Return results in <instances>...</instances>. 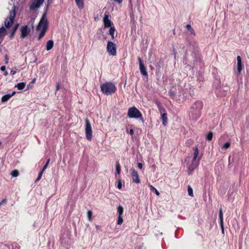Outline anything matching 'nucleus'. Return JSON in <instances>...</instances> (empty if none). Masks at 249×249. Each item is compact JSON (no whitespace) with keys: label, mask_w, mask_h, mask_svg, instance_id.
I'll list each match as a JSON object with an SVG mask.
<instances>
[{"label":"nucleus","mask_w":249,"mask_h":249,"mask_svg":"<svg viewBox=\"0 0 249 249\" xmlns=\"http://www.w3.org/2000/svg\"><path fill=\"white\" fill-rule=\"evenodd\" d=\"M193 143V141L192 140H189L185 143L186 146H189L190 145L192 144Z\"/></svg>","instance_id":"40"},{"label":"nucleus","mask_w":249,"mask_h":249,"mask_svg":"<svg viewBox=\"0 0 249 249\" xmlns=\"http://www.w3.org/2000/svg\"><path fill=\"white\" fill-rule=\"evenodd\" d=\"M48 167V165H47V164H45V165L44 166V167H43L42 169L41 170V171H43V172H44V171L46 169V168H47Z\"/></svg>","instance_id":"44"},{"label":"nucleus","mask_w":249,"mask_h":249,"mask_svg":"<svg viewBox=\"0 0 249 249\" xmlns=\"http://www.w3.org/2000/svg\"><path fill=\"white\" fill-rule=\"evenodd\" d=\"M6 32V29L3 27H1L0 28V36H2V34H4Z\"/></svg>","instance_id":"37"},{"label":"nucleus","mask_w":249,"mask_h":249,"mask_svg":"<svg viewBox=\"0 0 249 249\" xmlns=\"http://www.w3.org/2000/svg\"><path fill=\"white\" fill-rule=\"evenodd\" d=\"M124 212V208L123 207L119 205L117 208V213H118V215H122Z\"/></svg>","instance_id":"24"},{"label":"nucleus","mask_w":249,"mask_h":249,"mask_svg":"<svg viewBox=\"0 0 249 249\" xmlns=\"http://www.w3.org/2000/svg\"><path fill=\"white\" fill-rule=\"evenodd\" d=\"M168 93H169V95L170 96V97L172 98V99H175V97H176V93L175 92L172 90H170L168 92Z\"/></svg>","instance_id":"26"},{"label":"nucleus","mask_w":249,"mask_h":249,"mask_svg":"<svg viewBox=\"0 0 249 249\" xmlns=\"http://www.w3.org/2000/svg\"><path fill=\"white\" fill-rule=\"evenodd\" d=\"M43 173V171H40L39 173L38 177H37V178H36V179L35 180V182H37V181H38L39 180H40V179L42 178V176Z\"/></svg>","instance_id":"34"},{"label":"nucleus","mask_w":249,"mask_h":249,"mask_svg":"<svg viewBox=\"0 0 249 249\" xmlns=\"http://www.w3.org/2000/svg\"><path fill=\"white\" fill-rule=\"evenodd\" d=\"M161 118L162 121V124L164 125H166L167 124V114L166 112L161 114Z\"/></svg>","instance_id":"17"},{"label":"nucleus","mask_w":249,"mask_h":249,"mask_svg":"<svg viewBox=\"0 0 249 249\" xmlns=\"http://www.w3.org/2000/svg\"><path fill=\"white\" fill-rule=\"evenodd\" d=\"M12 249H19L20 246L17 243H13L12 245Z\"/></svg>","instance_id":"36"},{"label":"nucleus","mask_w":249,"mask_h":249,"mask_svg":"<svg viewBox=\"0 0 249 249\" xmlns=\"http://www.w3.org/2000/svg\"><path fill=\"white\" fill-rule=\"evenodd\" d=\"M20 37L21 38H25L30 32V29L27 25L22 26L20 28Z\"/></svg>","instance_id":"11"},{"label":"nucleus","mask_w":249,"mask_h":249,"mask_svg":"<svg viewBox=\"0 0 249 249\" xmlns=\"http://www.w3.org/2000/svg\"><path fill=\"white\" fill-rule=\"evenodd\" d=\"M138 167L139 169H142V163L139 162L138 163Z\"/></svg>","instance_id":"43"},{"label":"nucleus","mask_w":249,"mask_h":249,"mask_svg":"<svg viewBox=\"0 0 249 249\" xmlns=\"http://www.w3.org/2000/svg\"><path fill=\"white\" fill-rule=\"evenodd\" d=\"M129 7L131 11V12L130 13V14L131 17H132V16H133V12L132 11V6H132V0H129Z\"/></svg>","instance_id":"35"},{"label":"nucleus","mask_w":249,"mask_h":249,"mask_svg":"<svg viewBox=\"0 0 249 249\" xmlns=\"http://www.w3.org/2000/svg\"><path fill=\"white\" fill-rule=\"evenodd\" d=\"M1 142H0V145L1 144Z\"/></svg>","instance_id":"58"},{"label":"nucleus","mask_w":249,"mask_h":249,"mask_svg":"<svg viewBox=\"0 0 249 249\" xmlns=\"http://www.w3.org/2000/svg\"><path fill=\"white\" fill-rule=\"evenodd\" d=\"M201 58H200V57L197 56V57H196L195 59H194V64L197 65V63H200L201 62Z\"/></svg>","instance_id":"32"},{"label":"nucleus","mask_w":249,"mask_h":249,"mask_svg":"<svg viewBox=\"0 0 249 249\" xmlns=\"http://www.w3.org/2000/svg\"><path fill=\"white\" fill-rule=\"evenodd\" d=\"M86 125H85V134L86 139L90 141L92 137V128L89 120L86 118L85 120Z\"/></svg>","instance_id":"7"},{"label":"nucleus","mask_w":249,"mask_h":249,"mask_svg":"<svg viewBox=\"0 0 249 249\" xmlns=\"http://www.w3.org/2000/svg\"><path fill=\"white\" fill-rule=\"evenodd\" d=\"M137 5H138V7L139 8L140 5V0H137Z\"/></svg>","instance_id":"52"},{"label":"nucleus","mask_w":249,"mask_h":249,"mask_svg":"<svg viewBox=\"0 0 249 249\" xmlns=\"http://www.w3.org/2000/svg\"><path fill=\"white\" fill-rule=\"evenodd\" d=\"M131 177L132 180L134 182L136 183H140V179L138 172L134 169H132Z\"/></svg>","instance_id":"13"},{"label":"nucleus","mask_w":249,"mask_h":249,"mask_svg":"<svg viewBox=\"0 0 249 249\" xmlns=\"http://www.w3.org/2000/svg\"><path fill=\"white\" fill-rule=\"evenodd\" d=\"M16 73V71L14 70H12L10 71V74L12 75H14Z\"/></svg>","instance_id":"49"},{"label":"nucleus","mask_w":249,"mask_h":249,"mask_svg":"<svg viewBox=\"0 0 249 249\" xmlns=\"http://www.w3.org/2000/svg\"><path fill=\"white\" fill-rule=\"evenodd\" d=\"M35 79H34L33 81H32V83H34V81H35Z\"/></svg>","instance_id":"57"},{"label":"nucleus","mask_w":249,"mask_h":249,"mask_svg":"<svg viewBox=\"0 0 249 249\" xmlns=\"http://www.w3.org/2000/svg\"><path fill=\"white\" fill-rule=\"evenodd\" d=\"M11 175L13 177H17L19 175V172L17 170H15L11 172Z\"/></svg>","instance_id":"27"},{"label":"nucleus","mask_w":249,"mask_h":249,"mask_svg":"<svg viewBox=\"0 0 249 249\" xmlns=\"http://www.w3.org/2000/svg\"><path fill=\"white\" fill-rule=\"evenodd\" d=\"M123 222V219L122 217V215H118V219H117V224L121 225Z\"/></svg>","instance_id":"31"},{"label":"nucleus","mask_w":249,"mask_h":249,"mask_svg":"<svg viewBox=\"0 0 249 249\" xmlns=\"http://www.w3.org/2000/svg\"><path fill=\"white\" fill-rule=\"evenodd\" d=\"M15 17L16 11L14 8L10 12L8 17L5 19L4 25L6 28H9L13 25Z\"/></svg>","instance_id":"6"},{"label":"nucleus","mask_w":249,"mask_h":249,"mask_svg":"<svg viewBox=\"0 0 249 249\" xmlns=\"http://www.w3.org/2000/svg\"><path fill=\"white\" fill-rule=\"evenodd\" d=\"M238 74H240L242 69L241 58L240 56L237 57Z\"/></svg>","instance_id":"14"},{"label":"nucleus","mask_w":249,"mask_h":249,"mask_svg":"<svg viewBox=\"0 0 249 249\" xmlns=\"http://www.w3.org/2000/svg\"><path fill=\"white\" fill-rule=\"evenodd\" d=\"M18 26H19V24L18 23L16 24L14 27L13 28V29H12L11 30V34L10 35H9V37L10 38H12L15 34V33L16 32V31L17 30V29H18Z\"/></svg>","instance_id":"16"},{"label":"nucleus","mask_w":249,"mask_h":249,"mask_svg":"<svg viewBox=\"0 0 249 249\" xmlns=\"http://www.w3.org/2000/svg\"><path fill=\"white\" fill-rule=\"evenodd\" d=\"M11 98V96L10 95V94H7L3 95L1 98V102H7L10 98Z\"/></svg>","instance_id":"23"},{"label":"nucleus","mask_w":249,"mask_h":249,"mask_svg":"<svg viewBox=\"0 0 249 249\" xmlns=\"http://www.w3.org/2000/svg\"><path fill=\"white\" fill-rule=\"evenodd\" d=\"M222 233H224V223L220 225Z\"/></svg>","instance_id":"42"},{"label":"nucleus","mask_w":249,"mask_h":249,"mask_svg":"<svg viewBox=\"0 0 249 249\" xmlns=\"http://www.w3.org/2000/svg\"><path fill=\"white\" fill-rule=\"evenodd\" d=\"M116 170L117 173L118 174H120L121 172V167L119 163L118 162H117L116 164Z\"/></svg>","instance_id":"30"},{"label":"nucleus","mask_w":249,"mask_h":249,"mask_svg":"<svg viewBox=\"0 0 249 249\" xmlns=\"http://www.w3.org/2000/svg\"><path fill=\"white\" fill-rule=\"evenodd\" d=\"M115 30H116L114 26H113V27H111L109 30L108 34L111 36L112 39H114L115 38L114 33Z\"/></svg>","instance_id":"21"},{"label":"nucleus","mask_w":249,"mask_h":249,"mask_svg":"<svg viewBox=\"0 0 249 249\" xmlns=\"http://www.w3.org/2000/svg\"><path fill=\"white\" fill-rule=\"evenodd\" d=\"M6 202V199H2V200L0 202V206L2 204L5 203Z\"/></svg>","instance_id":"46"},{"label":"nucleus","mask_w":249,"mask_h":249,"mask_svg":"<svg viewBox=\"0 0 249 249\" xmlns=\"http://www.w3.org/2000/svg\"><path fill=\"white\" fill-rule=\"evenodd\" d=\"M203 107V103L202 101H196L191 106L189 114L191 120L196 121L201 114V110Z\"/></svg>","instance_id":"1"},{"label":"nucleus","mask_w":249,"mask_h":249,"mask_svg":"<svg viewBox=\"0 0 249 249\" xmlns=\"http://www.w3.org/2000/svg\"><path fill=\"white\" fill-rule=\"evenodd\" d=\"M213 136V134L212 132H209L207 135V139L209 141H211Z\"/></svg>","instance_id":"33"},{"label":"nucleus","mask_w":249,"mask_h":249,"mask_svg":"<svg viewBox=\"0 0 249 249\" xmlns=\"http://www.w3.org/2000/svg\"><path fill=\"white\" fill-rule=\"evenodd\" d=\"M218 217H219V224L222 225V224L224 223L222 208H220L219 209Z\"/></svg>","instance_id":"20"},{"label":"nucleus","mask_w":249,"mask_h":249,"mask_svg":"<svg viewBox=\"0 0 249 249\" xmlns=\"http://www.w3.org/2000/svg\"><path fill=\"white\" fill-rule=\"evenodd\" d=\"M4 75H5V76H6V75H8V72H7V71H4Z\"/></svg>","instance_id":"56"},{"label":"nucleus","mask_w":249,"mask_h":249,"mask_svg":"<svg viewBox=\"0 0 249 249\" xmlns=\"http://www.w3.org/2000/svg\"><path fill=\"white\" fill-rule=\"evenodd\" d=\"M53 40H50L47 42L46 50L47 51H49V50H51L53 48Z\"/></svg>","instance_id":"18"},{"label":"nucleus","mask_w":249,"mask_h":249,"mask_svg":"<svg viewBox=\"0 0 249 249\" xmlns=\"http://www.w3.org/2000/svg\"><path fill=\"white\" fill-rule=\"evenodd\" d=\"M230 145H231L230 142H226L224 144H223L221 146V148L222 149H228V148H229L230 147Z\"/></svg>","instance_id":"29"},{"label":"nucleus","mask_w":249,"mask_h":249,"mask_svg":"<svg viewBox=\"0 0 249 249\" xmlns=\"http://www.w3.org/2000/svg\"><path fill=\"white\" fill-rule=\"evenodd\" d=\"M59 88H60L59 84L58 83H56V90H58L59 89Z\"/></svg>","instance_id":"48"},{"label":"nucleus","mask_w":249,"mask_h":249,"mask_svg":"<svg viewBox=\"0 0 249 249\" xmlns=\"http://www.w3.org/2000/svg\"><path fill=\"white\" fill-rule=\"evenodd\" d=\"M127 116L130 118L140 119L142 122H144L142 113L135 107H131L128 109Z\"/></svg>","instance_id":"5"},{"label":"nucleus","mask_w":249,"mask_h":249,"mask_svg":"<svg viewBox=\"0 0 249 249\" xmlns=\"http://www.w3.org/2000/svg\"><path fill=\"white\" fill-rule=\"evenodd\" d=\"M4 59L5 60V64H8V60H9V58H8V55L7 54L5 55Z\"/></svg>","instance_id":"41"},{"label":"nucleus","mask_w":249,"mask_h":249,"mask_svg":"<svg viewBox=\"0 0 249 249\" xmlns=\"http://www.w3.org/2000/svg\"><path fill=\"white\" fill-rule=\"evenodd\" d=\"M188 193L189 196H193V190L190 186H188Z\"/></svg>","instance_id":"28"},{"label":"nucleus","mask_w":249,"mask_h":249,"mask_svg":"<svg viewBox=\"0 0 249 249\" xmlns=\"http://www.w3.org/2000/svg\"><path fill=\"white\" fill-rule=\"evenodd\" d=\"M186 28L189 30V31L190 30V29H191L192 28L191 26V25L190 24H187L186 26Z\"/></svg>","instance_id":"47"},{"label":"nucleus","mask_w":249,"mask_h":249,"mask_svg":"<svg viewBox=\"0 0 249 249\" xmlns=\"http://www.w3.org/2000/svg\"><path fill=\"white\" fill-rule=\"evenodd\" d=\"M107 50L109 55L112 56L116 55V47L113 42L110 41L107 42Z\"/></svg>","instance_id":"8"},{"label":"nucleus","mask_w":249,"mask_h":249,"mask_svg":"<svg viewBox=\"0 0 249 249\" xmlns=\"http://www.w3.org/2000/svg\"><path fill=\"white\" fill-rule=\"evenodd\" d=\"M103 22L104 24L105 28L113 27L112 22L109 19V15L108 13L105 14L104 17L103 18Z\"/></svg>","instance_id":"9"},{"label":"nucleus","mask_w":249,"mask_h":249,"mask_svg":"<svg viewBox=\"0 0 249 249\" xmlns=\"http://www.w3.org/2000/svg\"><path fill=\"white\" fill-rule=\"evenodd\" d=\"M50 161V159H49L47 160V162L46 163V164H47V165H48V164H49V163Z\"/></svg>","instance_id":"55"},{"label":"nucleus","mask_w":249,"mask_h":249,"mask_svg":"<svg viewBox=\"0 0 249 249\" xmlns=\"http://www.w3.org/2000/svg\"><path fill=\"white\" fill-rule=\"evenodd\" d=\"M44 0H35L30 5V8L32 10H34L39 8L43 3Z\"/></svg>","instance_id":"12"},{"label":"nucleus","mask_w":249,"mask_h":249,"mask_svg":"<svg viewBox=\"0 0 249 249\" xmlns=\"http://www.w3.org/2000/svg\"><path fill=\"white\" fill-rule=\"evenodd\" d=\"M102 92L107 95L114 93L117 90L115 85L111 82H106L101 86Z\"/></svg>","instance_id":"4"},{"label":"nucleus","mask_w":249,"mask_h":249,"mask_svg":"<svg viewBox=\"0 0 249 249\" xmlns=\"http://www.w3.org/2000/svg\"><path fill=\"white\" fill-rule=\"evenodd\" d=\"M92 212H91V211H90V210L88 211V216L89 220V221H90L91 219V217L92 216Z\"/></svg>","instance_id":"38"},{"label":"nucleus","mask_w":249,"mask_h":249,"mask_svg":"<svg viewBox=\"0 0 249 249\" xmlns=\"http://www.w3.org/2000/svg\"><path fill=\"white\" fill-rule=\"evenodd\" d=\"M15 93H16V92H15V91H13V92L12 93V94H10V95H11V97H12L13 96H14V95L15 94Z\"/></svg>","instance_id":"54"},{"label":"nucleus","mask_w":249,"mask_h":249,"mask_svg":"<svg viewBox=\"0 0 249 249\" xmlns=\"http://www.w3.org/2000/svg\"><path fill=\"white\" fill-rule=\"evenodd\" d=\"M26 84L24 82H20L18 83L17 85L15 86V87H17L19 90H21L24 89L25 87Z\"/></svg>","instance_id":"22"},{"label":"nucleus","mask_w":249,"mask_h":249,"mask_svg":"<svg viewBox=\"0 0 249 249\" xmlns=\"http://www.w3.org/2000/svg\"><path fill=\"white\" fill-rule=\"evenodd\" d=\"M48 27V21L46 16V13H44L36 26V30L39 31L41 30L39 36H38V40L41 39L45 35L47 29Z\"/></svg>","instance_id":"2"},{"label":"nucleus","mask_w":249,"mask_h":249,"mask_svg":"<svg viewBox=\"0 0 249 249\" xmlns=\"http://www.w3.org/2000/svg\"><path fill=\"white\" fill-rule=\"evenodd\" d=\"M194 153L193 158L191 163L188 165V170L187 171L188 175H192L194 170L197 167L199 164V161L201 159V157H200L197 160L199 154L197 146H196L194 148Z\"/></svg>","instance_id":"3"},{"label":"nucleus","mask_w":249,"mask_h":249,"mask_svg":"<svg viewBox=\"0 0 249 249\" xmlns=\"http://www.w3.org/2000/svg\"><path fill=\"white\" fill-rule=\"evenodd\" d=\"M155 104L157 106L160 112V113L162 114V113L165 112V108L161 105V104L160 101H156L155 102Z\"/></svg>","instance_id":"15"},{"label":"nucleus","mask_w":249,"mask_h":249,"mask_svg":"<svg viewBox=\"0 0 249 249\" xmlns=\"http://www.w3.org/2000/svg\"><path fill=\"white\" fill-rule=\"evenodd\" d=\"M150 189L151 191L155 193L157 196L160 195L159 192L152 185H149Z\"/></svg>","instance_id":"25"},{"label":"nucleus","mask_w":249,"mask_h":249,"mask_svg":"<svg viewBox=\"0 0 249 249\" xmlns=\"http://www.w3.org/2000/svg\"><path fill=\"white\" fill-rule=\"evenodd\" d=\"M129 134L131 135H132L133 134H134V130L133 129H131L130 130H129Z\"/></svg>","instance_id":"50"},{"label":"nucleus","mask_w":249,"mask_h":249,"mask_svg":"<svg viewBox=\"0 0 249 249\" xmlns=\"http://www.w3.org/2000/svg\"><path fill=\"white\" fill-rule=\"evenodd\" d=\"M0 70L2 71H6V67L5 66H2L0 68Z\"/></svg>","instance_id":"45"},{"label":"nucleus","mask_w":249,"mask_h":249,"mask_svg":"<svg viewBox=\"0 0 249 249\" xmlns=\"http://www.w3.org/2000/svg\"><path fill=\"white\" fill-rule=\"evenodd\" d=\"M138 60L139 61L141 73L144 76H147L148 73L146 71L145 67L144 66V63L142 62V59L141 57H138Z\"/></svg>","instance_id":"10"},{"label":"nucleus","mask_w":249,"mask_h":249,"mask_svg":"<svg viewBox=\"0 0 249 249\" xmlns=\"http://www.w3.org/2000/svg\"><path fill=\"white\" fill-rule=\"evenodd\" d=\"M122 187V182L121 180H118L117 183V188L119 189H121Z\"/></svg>","instance_id":"39"},{"label":"nucleus","mask_w":249,"mask_h":249,"mask_svg":"<svg viewBox=\"0 0 249 249\" xmlns=\"http://www.w3.org/2000/svg\"><path fill=\"white\" fill-rule=\"evenodd\" d=\"M76 5L79 9H82L84 7V0H75Z\"/></svg>","instance_id":"19"},{"label":"nucleus","mask_w":249,"mask_h":249,"mask_svg":"<svg viewBox=\"0 0 249 249\" xmlns=\"http://www.w3.org/2000/svg\"><path fill=\"white\" fill-rule=\"evenodd\" d=\"M190 31L191 34L195 35V31H194V30L193 29V28H192L191 29H190Z\"/></svg>","instance_id":"51"},{"label":"nucleus","mask_w":249,"mask_h":249,"mask_svg":"<svg viewBox=\"0 0 249 249\" xmlns=\"http://www.w3.org/2000/svg\"><path fill=\"white\" fill-rule=\"evenodd\" d=\"M113 0L119 3H120L121 2H122L123 0Z\"/></svg>","instance_id":"53"}]
</instances>
